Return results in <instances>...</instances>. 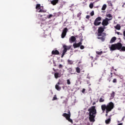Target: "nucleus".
I'll list each match as a JSON object with an SVG mask.
<instances>
[{"mask_svg":"<svg viewBox=\"0 0 125 125\" xmlns=\"http://www.w3.org/2000/svg\"><path fill=\"white\" fill-rule=\"evenodd\" d=\"M89 112V120L90 122L94 123L95 122V117L97 113L95 106H92L88 109Z\"/></svg>","mask_w":125,"mask_h":125,"instance_id":"obj_1","label":"nucleus"},{"mask_svg":"<svg viewBox=\"0 0 125 125\" xmlns=\"http://www.w3.org/2000/svg\"><path fill=\"white\" fill-rule=\"evenodd\" d=\"M89 112V120L90 122L94 123L95 122V117L97 113L95 106H92L88 109Z\"/></svg>","mask_w":125,"mask_h":125,"instance_id":"obj_2","label":"nucleus"},{"mask_svg":"<svg viewBox=\"0 0 125 125\" xmlns=\"http://www.w3.org/2000/svg\"><path fill=\"white\" fill-rule=\"evenodd\" d=\"M114 103L113 102H110L106 105V104H103L101 105V109L103 112H105V113H109V112H111L113 109H114Z\"/></svg>","mask_w":125,"mask_h":125,"instance_id":"obj_3","label":"nucleus"},{"mask_svg":"<svg viewBox=\"0 0 125 125\" xmlns=\"http://www.w3.org/2000/svg\"><path fill=\"white\" fill-rule=\"evenodd\" d=\"M122 47V43L118 42L117 43L112 44L111 46L109 47L110 50L111 51H114V50H121Z\"/></svg>","mask_w":125,"mask_h":125,"instance_id":"obj_4","label":"nucleus"},{"mask_svg":"<svg viewBox=\"0 0 125 125\" xmlns=\"http://www.w3.org/2000/svg\"><path fill=\"white\" fill-rule=\"evenodd\" d=\"M62 47L63 48V50H62V53L61 56L62 58H63V57H64V56L65 55V53L67 52V50H70V49H71L72 46L71 45L67 46L66 45H63Z\"/></svg>","mask_w":125,"mask_h":125,"instance_id":"obj_5","label":"nucleus"},{"mask_svg":"<svg viewBox=\"0 0 125 125\" xmlns=\"http://www.w3.org/2000/svg\"><path fill=\"white\" fill-rule=\"evenodd\" d=\"M63 117H64L65 119L68 121L71 124H73V120L71 119V112H70V110H68V114L64 113L62 114Z\"/></svg>","mask_w":125,"mask_h":125,"instance_id":"obj_6","label":"nucleus"},{"mask_svg":"<svg viewBox=\"0 0 125 125\" xmlns=\"http://www.w3.org/2000/svg\"><path fill=\"white\" fill-rule=\"evenodd\" d=\"M102 20V18L101 17H98L97 18L94 22V25L95 26H99V25L101 24V21Z\"/></svg>","mask_w":125,"mask_h":125,"instance_id":"obj_7","label":"nucleus"},{"mask_svg":"<svg viewBox=\"0 0 125 125\" xmlns=\"http://www.w3.org/2000/svg\"><path fill=\"white\" fill-rule=\"evenodd\" d=\"M111 20H112V18L108 19L107 18H105V19L103 21L102 25L104 26H108V25H109V21Z\"/></svg>","mask_w":125,"mask_h":125,"instance_id":"obj_8","label":"nucleus"},{"mask_svg":"<svg viewBox=\"0 0 125 125\" xmlns=\"http://www.w3.org/2000/svg\"><path fill=\"white\" fill-rule=\"evenodd\" d=\"M104 32V28L102 27H99L98 29V37H101Z\"/></svg>","mask_w":125,"mask_h":125,"instance_id":"obj_9","label":"nucleus"},{"mask_svg":"<svg viewBox=\"0 0 125 125\" xmlns=\"http://www.w3.org/2000/svg\"><path fill=\"white\" fill-rule=\"evenodd\" d=\"M67 32H68V28L65 27L63 29L61 37L62 39H64L65 37H66V35H67Z\"/></svg>","mask_w":125,"mask_h":125,"instance_id":"obj_10","label":"nucleus"},{"mask_svg":"<svg viewBox=\"0 0 125 125\" xmlns=\"http://www.w3.org/2000/svg\"><path fill=\"white\" fill-rule=\"evenodd\" d=\"M82 42H83L82 40L80 42H79V43H75L73 44V46L74 47V48H77V47H80V46H81V45H82Z\"/></svg>","mask_w":125,"mask_h":125,"instance_id":"obj_11","label":"nucleus"},{"mask_svg":"<svg viewBox=\"0 0 125 125\" xmlns=\"http://www.w3.org/2000/svg\"><path fill=\"white\" fill-rule=\"evenodd\" d=\"M61 76H62V75L61 74V73L56 72L54 74V77L55 79H58V78H61Z\"/></svg>","mask_w":125,"mask_h":125,"instance_id":"obj_12","label":"nucleus"},{"mask_svg":"<svg viewBox=\"0 0 125 125\" xmlns=\"http://www.w3.org/2000/svg\"><path fill=\"white\" fill-rule=\"evenodd\" d=\"M76 37L75 36H71L69 38V42L72 43V42H76Z\"/></svg>","mask_w":125,"mask_h":125,"instance_id":"obj_13","label":"nucleus"},{"mask_svg":"<svg viewBox=\"0 0 125 125\" xmlns=\"http://www.w3.org/2000/svg\"><path fill=\"white\" fill-rule=\"evenodd\" d=\"M59 2V0H53L51 1V3L52 4V5H56Z\"/></svg>","mask_w":125,"mask_h":125,"instance_id":"obj_14","label":"nucleus"},{"mask_svg":"<svg viewBox=\"0 0 125 125\" xmlns=\"http://www.w3.org/2000/svg\"><path fill=\"white\" fill-rule=\"evenodd\" d=\"M52 55H59V52L57 50H53L52 51Z\"/></svg>","mask_w":125,"mask_h":125,"instance_id":"obj_15","label":"nucleus"},{"mask_svg":"<svg viewBox=\"0 0 125 125\" xmlns=\"http://www.w3.org/2000/svg\"><path fill=\"white\" fill-rule=\"evenodd\" d=\"M105 37H106V35H104V36H102V37H100V36H98V37H97V39L98 40H101V41L102 42H104L105 41Z\"/></svg>","mask_w":125,"mask_h":125,"instance_id":"obj_16","label":"nucleus"},{"mask_svg":"<svg viewBox=\"0 0 125 125\" xmlns=\"http://www.w3.org/2000/svg\"><path fill=\"white\" fill-rule=\"evenodd\" d=\"M39 9H40V10L37 11L39 13H45V12H46V10L45 9H44L43 8H42V9L41 8Z\"/></svg>","mask_w":125,"mask_h":125,"instance_id":"obj_17","label":"nucleus"},{"mask_svg":"<svg viewBox=\"0 0 125 125\" xmlns=\"http://www.w3.org/2000/svg\"><path fill=\"white\" fill-rule=\"evenodd\" d=\"M117 38H116L115 37H112L110 41V43H113V42H115Z\"/></svg>","mask_w":125,"mask_h":125,"instance_id":"obj_18","label":"nucleus"},{"mask_svg":"<svg viewBox=\"0 0 125 125\" xmlns=\"http://www.w3.org/2000/svg\"><path fill=\"white\" fill-rule=\"evenodd\" d=\"M112 78H113V73L111 72L110 76H109V77H108V78H107V81H108V82L109 83H110V82H111V80Z\"/></svg>","mask_w":125,"mask_h":125,"instance_id":"obj_19","label":"nucleus"},{"mask_svg":"<svg viewBox=\"0 0 125 125\" xmlns=\"http://www.w3.org/2000/svg\"><path fill=\"white\" fill-rule=\"evenodd\" d=\"M115 29L116 30H121V25L120 24H117L116 26H115Z\"/></svg>","mask_w":125,"mask_h":125,"instance_id":"obj_20","label":"nucleus"},{"mask_svg":"<svg viewBox=\"0 0 125 125\" xmlns=\"http://www.w3.org/2000/svg\"><path fill=\"white\" fill-rule=\"evenodd\" d=\"M55 88L57 89V90H61V87L59 86L58 84H56L55 85Z\"/></svg>","mask_w":125,"mask_h":125,"instance_id":"obj_21","label":"nucleus"},{"mask_svg":"<svg viewBox=\"0 0 125 125\" xmlns=\"http://www.w3.org/2000/svg\"><path fill=\"white\" fill-rule=\"evenodd\" d=\"M115 97V92L112 91V93L110 95V98L111 99H113Z\"/></svg>","mask_w":125,"mask_h":125,"instance_id":"obj_22","label":"nucleus"},{"mask_svg":"<svg viewBox=\"0 0 125 125\" xmlns=\"http://www.w3.org/2000/svg\"><path fill=\"white\" fill-rule=\"evenodd\" d=\"M111 122V118H108L107 120H105V124L106 125H109Z\"/></svg>","mask_w":125,"mask_h":125,"instance_id":"obj_23","label":"nucleus"},{"mask_svg":"<svg viewBox=\"0 0 125 125\" xmlns=\"http://www.w3.org/2000/svg\"><path fill=\"white\" fill-rule=\"evenodd\" d=\"M36 9H37L38 11L39 9H41V4H36Z\"/></svg>","mask_w":125,"mask_h":125,"instance_id":"obj_24","label":"nucleus"},{"mask_svg":"<svg viewBox=\"0 0 125 125\" xmlns=\"http://www.w3.org/2000/svg\"><path fill=\"white\" fill-rule=\"evenodd\" d=\"M67 63L69 65H73V63H74V62L72 60H68L67 61Z\"/></svg>","mask_w":125,"mask_h":125,"instance_id":"obj_25","label":"nucleus"},{"mask_svg":"<svg viewBox=\"0 0 125 125\" xmlns=\"http://www.w3.org/2000/svg\"><path fill=\"white\" fill-rule=\"evenodd\" d=\"M76 72L78 74H80V73H81V68H80V67H77L76 68Z\"/></svg>","mask_w":125,"mask_h":125,"instance_id":"obj_26","label":"nucleus"},{"mask_svg":"<svg viewBox=\"0 0 125 125\" xmlns=\"http://www.w3.org/2000/svg\"><path fill=\"white\" fill-rule=\"evenodd\" d=\"M106 8H107V5L104 4L102 8V10H105V9H106Z\"/></svg>","mask_w":125,"mask_h":125,"instance_id":"obj_27","label":"nucleus"},{"mask_svg":"<svg viewBox=\"0 0 125 125\" xmlns=\"http://www.w3.org/2000/svg\"><path fill=\"white\" fill-rule=\"evenodd\" d=\"M120 50L121 51H125V46H123L122 44Z\"/></svg>","mask_w":125,"mask_h":125,"instance_id":"obj_28","label":"nucleus"},{"mask_svg":"<svg viewBox=\"0 0 125 125\" xmlns=\"http://www.w3.org/2000/svg\"><path fill=\"white\" fill-rule=\"evenodd\" d=\"M67 70L68 71L69 73H72V71H73V68H72V67H69L67 69Z\"/></svg>","mask_w":125,"mask_h":125,"instance_id":"obj_29","label":"nucleus"},{"mask_svg":"<svg viewBox=\"0 0 125 125\" xmlns=\"http://www.w3.org/2000/svg\"><path fill=\"white\" fill-rule=\"evenodd\" d=\"M97 54H98V55H101L103 53V52L102 51H97L96 52Z\"/></svg>","mask_w":125,"mask_h":125,"instance_id":"obj_30","label":"nucleus"},{"mask_svg":"<svg viewBox=\"0 0 125 125\" xmlns=\"http://www.w3.org/2000/svg\"><path fill=\"white\" fill-rule=\"evenodd\" d=\"M104 101H105V100H104V99H103V98H100L99 102L102 103V102H104Z\"/></svg>","mask_w":125,"mask_h":125,"instance_id":"obj_31","label":"nucleus"},{"mask_svg":"<svg viewBox=\"0 0 125 125\" xmlns=\"http://www.w3.org/2000/svg\"><path fill=\"white\" fill-rule=\"evenodd\" d=\"M46 25V22H45V23H42L41 26V27L44 28V27H45Z\"/></svg>","mask_w":125,"mask_h":125,"instance_id":"obj_32","label":"nucleus"},{"mask_svg":"<svg viewBox=\"0 0 125 125\" xmlns=\"http://www.w3.org/2000/svg\"><path fill=\"white\" fill-rule=\"evenodd\" d=\"M106 17H108V18H112V15L110 14H107Z\"/></svg>","mask_w":125,"mask_h":125,"instance_id":"obj_33","label":"nucleus"},{"mask_svg":"<svg viewBox=\"0 0 125 125\" xmlns=\"http://www.w3.org/2000/svg\"><path fill=\"white\" fill-rule=\"evenodd\" d=\"M89 7L90 8H93V3H90L89 4Z\"/></svg>","mask_w":125,"mask_h":125,"instance_id":"obj_34","label":"nucleus"},{"mask_svg":"<svg viewBox=\"0 0 125 125\" xmlns=\"http://www.w3.org/2000/svg\"><path fill=\"white\" fill-rule=\"evenodd\" d=\"M90 14L91 16H93V15H94V11H92Z\"/></svg>","mask_w":125,"mask_h":125,"instance_id":"obj_35","label":"nucleus"},{"mask_svg":"<svg viewBox=\"0 0 125 125\" xmlns=\"http://www.w3.org/2000/svg\"><path fill=\"white\" fill-rule=\"evenodd\" d=\"M52 100H53V101L57 100V97H56V95H55V96H54V97H53Z\"/></svg>","mask_w":125,"mask_h":125,"instance_id":"obj_36","label":"nucleus"},{"mask_svg":"<svg viewBox=\"0 0 125 125\" xmlns=\"http://www.w3.org/2000/svg\"><path fill=\"white\" fill-rule=\"evenodd\" d=\"M67 84H71V82H70V80L68 79L67 80Z\"/></svg>","mask_w":125,"mask_h":125,"instance_id":"obj_37","label":"nucleus"},{"mask_svg":"<svg viewBox=\"0 0 125 125\" xmlns=\"http://www.w3.org/2000/svg\"><path fill=\"white\" fill-rule=\"evenodd\" d=\"M59 69H62V68H63V65L62 64H59Z\"/></svg>","mask_w":125,"mask_h":125,"instance_id":"obj_38","label":"nucleus"},{"mask_svg":"<svg viewBox=\"0 0 125 125\" xmlns=\"http://www.w3.org/2000/svg\"><path fill=\"white\" fill-rule=\"evenodd\" d=\"M112 82H113V83H117V79H114L113 80Z\"/></svg>","mask_w":125,"mask_h":125,"instance_id":"obj_39","label":"nucleus"},{"mask_svg":"<svg viewBox=\"0 0 125 125\" xmlns=\"http://www.w3.org/2000/svg\"><path fill=\"white\" fill-rule=\"evenodd\" d=\"M53 16V15H49V16H48L47 18H48L49 19L51 18V17H52Z\"/></svg>","mask_w":125,"mask_h":125,"instance_id":"obj_40","label":"nucleus"},{"mask_svg":"<svg viewBox=\"0 0 125 125\" xmlns=\"http://www.w3.org/2000/svg\"><path fill=\"white\" fill-rule=\"evenodd\" d=\"M80 48L81 49H83L84 48V46L83 45L80 46Z\"/></svg>","mask_w":125,"mask_h":125,"instance_id":"obj_41","label":"nucleus"},{"mask_svg":"<svg viewBox=\"0 0 125 125\" xmlns=\"http://www.w3.org/2000/svg\"><path fill=\"white\" fill-rule=\"evenodd\" d=\"M116 34H117V35H120L121 36H122V35H123V33H121L119 32H117Z\"/></svg>","mask_w":125,"mask_h":125,"instance_id":"obj_42","label":"nucleus"},{"mask_svg":"<svg viewBox=\"0 0 125 125\" xmlns=\"http://www.w3.org/2000/svg\"><path fill=\"white\" fill-rule=\"evenodd\" d=\"M90 18V16H89V15H87L86 16V19H89Z\"/></svg>","mask_w":125,"mask_h":125,"instance_id":"obj_43","label":"nucleus"},{"mask_svg":"<svg viewBox=\"0 0 125 125\" xmlns=\"http://www.w3.org/2000/svg\"><path fill=\"white\" fill-rule=\"evenodd\" d=\"M85 92V89L83 88L82 90V93H84Z\"/></svg>","mask_w":125,"mask_h":125,"instance_id":"obj_44","label":"nucleus"},{"mask_svg":"<svg viewBox=\"0 0 125 125\" xmlns=\"http://www.w3.org/2000/svg\"><path fill=\"white\" fill-rule=\"evenodd\" d=\"M46 19V18H44V19L41 18V21H45V20Z\"/></svg>","mask_w":125,"mask_h":125,"instance_id":"obj_45","label":"nucleus"},{"mask_svg":"<svg viewBox=\"0 0 125 125\" xmlns=\"http://www.w3.org/2000/svg\"><path fill=\"white\" fill-rule=\"evenodd\" d=\"M123 36L125 37V30L123 31Z\"/></svg>","mask_w":125,"mask_h":125,"instance_id":"obj_46","label":"nucleus"},{"mask_svg":"<svg viewBox=\"0 0 125 125\" xmlns=\"http://www.w3.org/2000/svg\"><path fill=\"white\" fill-rule=\"evenodd\" d=\"M114 75H115V76H119V75H118L117 73H114Z\"/></svg>","mask_w":125,"mask_h":125,"instance_id":"obj_47","label":"nucleus"},{"mask_svg":"<svg viewBox=\"0 0 125 125\" xmlns=\"http://www.w3.org/2000/svg\"><path fill=\"white\" fill-rule=\"evenodd\" d=\"M95 104H96V103H95V102H94L93 103L92 105H95Z\"/></svg>","mask_w":125,"mask_h":125,"instance_id":"obj_48","label":"nucleus"},{"mask_svg":"<svg viewBox=\"0 0 125 125\" xmlns=\"http://www.w3.org/2000/svg\"><path fill=\"white\" fill-rule=\"evenodd\" d=\"M53 70L54 72H56V69H55V68H53Z\"/></svg>","mask_w":125,"mask_h":125,"instance_id":"obj_49","label":"nucleus"},{"mask_svg":"<svg viewBox=\"0 0 125 125\" xmlns=\"http://www.w3.org/2000/svg\"><path fill=\"white\" fill-rule=\"evenodd\" d=\"M108 113H109V112H106V114H105V116L106 117H107V116H108Z\"/></svg>","mask_w":125,"mask_h":125,"instance_id":"obj_50","label":"nucleus"},{"mask_svg":"<svg viewBox=\"0 0 125 125\" xmlns=\"http://www.w3.org/2000/svg\"><path fill=\"white\" fill-rule=\"evenodd\" d=\"M40 15V17H41V18L42 17V16H43L42 15Z\"/></svg>","mask_w":125,"mask_h":125,"instance_id":"obj_51","label":"nucleus"},{"mask_svg":"<svg viewBox=\"0 0 125 125\" xmlns=\"http://www.w3.org/2000/svg\"><path fill=\"white\" fill-rule=\"evenodd\" d=\"M109 5H110V6H112V3H109Z\"/></svg>","mask_w":125,"mask_h":125,"instance_id":"obj_52","label":"nucleus"},{"mask_svg":"<svg viewBox=\"0 0 125 125\" xmlns=\"http://www.w3.org/2000/svg\"><path fill=\"white\" fill-rule=\"evenodd\" d=\"M118 125H123V123L119 124Z\"/></svg>","mask_w":125,"mask_h":125,"instance_id":"obj_53","label":"nucleus"},{"mask_svg":"<svg viewBox=\"0 0 125 125\" xmlns=\"http://www.w3.org/2000/svg\"><path fill=\"white\" fill-rule=\"evenodd\" d=\"M58 84H60V83H58Z\"/></svg>","mask_w":125,"mask_h":125,"instance_id":"obj_54","label":"nucleus"},{"mask_svg":"<svg viewBox=\"0 0 125 125\" xmlns=\"http://www.w3.org/2000/svg\"><path fill=\"white\" fill-rule=\"evenodd\" d=\"M54 66H55V67H56V64H54Z\"/></svg>","mask_w":125,"mask_h":125,"instance_id":"obj_55","label":"nucleus"},{"mask_svg":"<svg viewBox=\"0 0 125 125\" xmlns=\"http://www.w3.org/2000/svg\"><path fill=\"white\" fill-rule=\"evenodd\" d=\"M92 59H93V57H91Z\"/></svg>","mask_w":125,"mask_h":125,"instance_id":"obj_56","label":"nucleus"},{"mask_svg":"<svg viewBox=\"0 0 125 125\" xmlns=\"http://www.w3.org/2000/svg\"><path fill=\"white\" fill-rule=\"evenodd\" d=\"M114 70H115V71H117V69H115Z\"/></svg>","mask_w":125,"mask_h":125,"instance_id":"obj_57","label":"nucleus"},{"mask_svg":"<svg viewBox=\"0 0 125 125\" xmlns=\"http://www.w3.org/2000/svg\"><path fill=\"white\" fill-rule=\"evenodd\" d=\"M124 40H125V37L124 38Z\"/></svg>","mask_w":125,"mask_h":125,"instance_id":"obj_58","label":"nucleus"},{"mask_svg":"<svg viewBox=\"0 0 125 125\" xmlns=\"http://www.w3.org/2000/svg\"><path fill=\"white\" fill-rule=\"evenodd\" d=\"M43 16H45V15H43Z\"/></svg>","mask_w":125,"mask_h":125,"instance_id":"obj_59","label":"nucleus"},{"mask_svg":"<svg viewBox=\"0 0 125 125\" xmlns=\"http://www.w3.org/2000/svg\"><path fill=\"white\" fill-rule=\"evenodd\" d=\"M112 69H114V67H112Z\"/></svg>","mask_w":125,"mask_h":125,"instance_id":"obj_60","label":"nucleus"}]
</instances>
